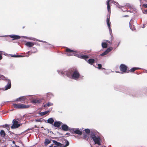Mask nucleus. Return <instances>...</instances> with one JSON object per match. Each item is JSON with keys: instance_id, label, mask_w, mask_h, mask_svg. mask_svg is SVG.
Returning <instances> with one entry per match:
<instances>
[{"instance_id": "43", "label": "nucleus", "mask_w": 147, "mask_h": 147, "mask_svg": "<svg viewBox=\"0 0 147 147\" xmlns=\"http://www.w3.org/2000/svg\"><path fill=\"white\" fill-rule=\"evenodd\" d=\"M47 96H48L49 95H52L51 94H50L49 93H47Z\"/></svg>"}, {"instance_id": "23", "label": "nucleus", "mask_w": 147, "mask_h": 147, "mask_svg": "<svg viewBox=\"0 0 147 147\" xmlns=\"http://www.w3.org/2000/svg\"><path fill=\"white\" fill-rule=\"evenodd\" d=\"M80 58L84 59L86 61H87V59L89 57L87 55H81L80 56Z\"/></svg>"}, {"instance_id": "47", "label": "nucleus", "mask_w": 147, "mask_h": 147, "mask_svg": "<svg viewBox=\"0 0 147 147\" xmlns=\"http://www.w3.org/2000/svg\"><path fill=\"white\" fill-rule=\"evenodd\" d=\"M36 52V51L34 52V53H35Z\"/></svg>"}, {"instance_id": "28", "label": "nucleus", "mask_w": 147, "mask_h": 147, "mask_svg": "<svg viewBox=\"0 0 147 147\" xmlns=\"http://www.w3.org/2000/svg\"><path fill=\"white\" fill-rule=\"evenodd\" d=\"M83 138L84 139L88 140L89 138V136L88 135L84 134L83 135Z\"/></svg>"}, {"instance_id": "36", "label": "nucleus", "mask_w": 147, "mask_h": 147, "mask_svg": "<svg viewBox=\"0 0 147 147\" xmlns=\"http://www.w3.org/2000/svg\"><path fill=\"white\" fill-rule=\"evenodd\" d=\"M24 100V98H18L16 100V101L18 100Z\"/></svg>"}, {"instance_id": "32", "label": "nucleus", "mask_w": 147, "mask_h": 147, "mask_svg": "<svg viewBox=\"0 0 147 147\" xmlns=\"http://www.w3.org/2000/svg\"><path fill=\"white\" fill-rule=\"evenodd\" d=\"M85 132L88 134H89L90 132V130L88 129H86L84 130Z\"/></svg>"}, {"instance_id": "38", "label": "nucleus", "mask_w": 147, "mask_h": 147, "mask_svg": "<svg viewBox=\"0 0 147 147\" xmlns=\"http://www.w3.org/2000/svg\"><path fill=\"white\" fill-rule=\"evenodd\" d=\"M142 6L144 7L147 8V4H144Z\"/></svg>"}, {"instance_id": "41", "label": "nucleus", "mask_w": 147, "mask_h": 147, "mask_svg": "<svg viewBox=\"0 0 147 147\" xmlns=\"http://www.w3.org/2000/svg\"><path fill=\"white\" fill-rule=\"evenodd\" d=\"M2 59V57L1 56V53L0 52V60Z\"/></svg>"}, {"instance_id": "42", "label": "nucleus", "mask_w": 147, "mask_h": 147, "mask_svg": "<svg viewBox=\"0 0 147 147\" xmlns=\"http://www.w3.org/2000/svg\"><path fill=\"white\" fill-rule=\"evenodd\" d=\"M65 135L67 136H69V135H70V134L69 133H67Z\"/></svg>"}, {"instance_id": "46", "label": "nucleus", "mask_w": 147, "mask_h": 147, "mask_svg": "<svg viewBox=\"0 0 147 147\" xmlns=\"http://www.w3.org/2000/svg\"><path fill=\"white\" fill-rule=\"evenodd\" d=\"M29 52H30V51L28 52V53H29Z\"/></svg>"}, {"instance_id": "35", "label": "nucleus", "mask_w": 147, "mask_h": 147, "mask_svg": "<svg viewBox=\"0 0 147 147\" xmlns=\"http://www.w3.org/2000/svg\"><path fill=\"white\" fill-rule=\"evenodd\" d=\"M5 78L4 76L1 75H0V80H3Z\"/></svg>"}, {"instance_id": "18", "label": "nucleus", "mask_w": 147, "mask_h": 147, "mask_svg": "<svg viewBox=\"0 0 147 147\" xmlns=\"http://www.w3.org/2000/svg\"><path fill=\"white\" fill-rule=\"evenodd\" d=\"M53 142L55 145L57 146H61L63 145L62 144L54 140H53Z\"/></svg>"}, {"instance_id": "2", "label": "nucleus", "mask_w": 147, "mask_h": 147, "mask_svg": "<svg viewBox=\"0 0 147 147\" xmlns=\"http://www.w3.org/2000/svg\"><path fill=\"white\" fill-rule=\"evenodd\" d=\"M13 105L14 108L17 109H28L30 107L29 105H25L21 103L13 104Z\"/></svg>"}, {"instance_id": "7", "label": "nucleus", "mask_w": 147, "mask_h": 147, "mask_svg": "<svg viewBox=\"0 0 147 147\" xmlns=\"http://www.w3.org/2000/svg\"><path fill=\"white\" fill-rule=\"evenodd\" d=\"M113 49V48L111 47H109L107 48L105 52H104L100 54V56H103L105 55H107Z\"/></svg>"}, {"instance_id": "16", "label": "nucleus", "mask_w": 147, "mask_h": 147, "mask_svg": "<svg viewBox=\"0 0 147 147\" xmlns=\"http://www.w3.org/2000/svg\"><path fill=\"white\" fill-rule=\"evenodd\" d=\"M10 37L13 38V40L18 39L20 38L19 36L18 35H10Z\"/></svg>"}, {"instance_id": "11", "label": "nucleus", "mask_w": 147, "mask_h": 147, "mask_svg": "<svg viewBox=\"0 0 147 147\" xmlns=\"http://www.w3.org/2000/svg\"><path fill=\"white\" fill-rule=\"evenodd\" d=\"M61 123V122L57 121H55L53 125L55 127H59Z\"/></svg>"}, {"instance_id": "39", "label": "nucleus", "mask_w": 147, "mask_h": 147, "mask_svg": "<svg viewBox=\"0 0 147 147\" xmlns=\"http://www.w3.org/2000/svg\"><path fill=\"white\" fill-rule=\"evenodd\" d=\"M123 8H121V9L122 10V11H126L127 10V9H125V8H124L123 9Z\"/></svg>"}, {"instance_id": "34", "label": "nucleus", "mask_w": 147, "mask_h": 147, "mask_svg": "<svg viewBox=\"0 0 147 147\" xmlns=\"http://www.w3.org/2000/svg\"><path fill=\"white\" fill-rule=\"evenodd\" d=\"M75 129H76L75 128H71V129H69V130L72 133H73V132L74 133Z\"/></svg>"}, {"instance_id": "20", "label": "nucleus", "mask_w": 147, "mask_h": 147, "mask_svg": "<svg viewBox=\"0 0 147 147\" xmlns=\"http://www.w3.org/2000/svg\"><path fill=\"white\" fill-rule=\"evenodd\" d=\"M0 135L1 137L4 138L6 134L4 130H1L0 132Z\"/></svg>"}, {"instance_id": "21", "label": "nucleus", "mask_w": 147, "mask_h": 147, "mask_svg": "<svg viewBox=\"0 0 147 147\" xmlns=\"http://www.w3.org/2000/svg\"><path fill=\"white\" fill-rule=\"evenodd\" d=\"M74 133L78 135H81L82 134V132L79 129H76Z\"/></svg>"}, {"instance_id": "24", "label": "nucleus", "mask_w": 147, "mask_h": 147, "mask_svg": "<svg viewBox=\"0 0 147 147\" xmlns=\"http://www.w3.org/2000/svg\"><path fill=\"white\" fill-rule=\"evenodd\" d=\"M139 69L137 67H133L129 71H128L127 73H128L129 72H133L135 70L138 69Z\"/></svg>"}, {"instance_id": "4", "label": "nucleus", "mask_w": 147, "mask_h": 147, "mask_svg": "<svg viewBox=\"0 0 147 147\" xmlns=\"http://www.w3.org/2000/svg\"><path fill=\"white\" fill-rule=\"evenodd\" d=\"M13 123L11 127L12 129H14L20 126L19 123L16 120H13Z\"/></svg>"}, {"instance_id": "44", "label": "nucleus", "mask_w": 147, "mask_h": 147, "mask_svg": "<svg viewBox=\"0 0 147 147\" xmlns=\"http://www.w3.org/2000/svg\"><path fill=\"white\" fill-rule=\"evenodd\" d=\"M13 144H15V142L14 141H13Z\"/></svg>"}, {"instance_id": "6", "label": "nucleus", "mask_w": 147, "mask_h": 147, "mask_svg": "<svg viewBox=\"0 0 147 147\" xmlns=\"http://www.w3.org/2000/svg\"><path fill=\"white\" fill-rule=\"evenodd\" d=\"M92 139L94 141L95 144L100 145V139L99 137H97L96 136L94 137H93Z\"/></svg>"}, {"instance_id": "19", "label": "nucleus", "mask_w": 147, "mask_h": 147, "mask_svg": "<svg viewBox=\"0 0 147 147\" xmlns=\"http://www.w3.org/2000/svg\"><path fill=\"white\" fill-rule=\"evenodd\" d=\"M47 123L51 124H53V123L54 122V120L52 118H49L47 120Z\"/></svg>"}, {"instance_id": "10", "label": "nucleus", "mask_w": 147, "mask_h": 147, "mask_svg": "<svg viewBox=\"0 0 147 147\" xmlns=\"http://www.w3.org/2000/svg\"><path fill=\"white\" fill-rule=\"evenodd\" d=\"M113 1V0H108L107 2V9L109 13H111V7L110 5V2Z\"/></svg>"}, {"instance_id": "9", "label": "nucleus", "mask_w": 147, "mask_h": 147, "mask_svg": "<svg viewBox=\"0 0 147 147\" xmlns=\"http://www.w3.org/2000/svg\"><path fill=\"white\" fill-rule=\"evenodd\" d=\"M110 14H109V15H107V24L108 27V28L110 30H111V23L110 22Z\"/></svg>"}, {"instance_id": "13", "label": "nucleus", "mask_w": 147, "mask_h": 147, "mask_svg": "<svg viewBox=\"0 0 147 147\" xmlns=\"http://www.w3.org/2000/svg\"><path fill=\"white\" fill-rule=\"evenodd\" d=\"M11 86V81L9 80H8V83L7 85L5 87V90H7L8 89H10Z\"/></svg>"}, {"instance_id": "27", "label": "nucleus", "mask_w": 147, "mask_h": 147, "mask_svg": "<svg viewBox=\"0 0 147 147\" xmlns=\"http://www.w3.org/2000/svg\"><path fill=\"white\" fill-rule=\"evenodd\" d=\"M51 140H49L48 139H46L45 140V145H47L48 144L51 143Z\"/></svg>"}, {"instance_id": "3", "label": "nucleus", "mask_w": 147, "mask_h": 147, "mask_svg": "<svg viewBox=\"0 0 147 147\" xmlns=\"http://www.w3.org/2000/svg\"><path fill=\"white\" fill-rule=\"evenodd\" d=\"M127 67L124 64H121L119 67L120 71L122 72L121 73H125L127 71Z\"/></svg>"}, {"instance_id": "22", "label": "nucleus", "mask_w": 147, "mask_h": 147, "mask_svg": "<svg viewBox=\"0 0 147 147\" xmlns=\"http://www.w3.org/2000/svg\"><path fill=\"white\" fill-rule=\"evenodd\" d=\"M90 64H93L95 62V60L93 59H90L87 61Z\"/></svg>"}, {"instance_id": "45", "label": "nucleus", "mask_w": 147, "mask_h": 147, "mask_svg": "<svg viewBox=\"0 0 147 147\" xmlns=\"http://www.w3.org/2000/svg\"><path fill=\"white\" fill-rule=\"evenodd\" d=\"M35 49L36 50H37V49H36V48H35Z\"/></svg>"}, {"instance_id": "31", "label": "nucleus", "mask_w": 147, "mask_h": 147, "mask_svg": "<svg viewBox=\"0 0 147 147\" xmlns=\"http://www.w3.org/2000/svg\"><path fill=\"white\" fill-rule=\"evenodd\" d=\"M65 142L66 143V144L63 146L64 147H65L68 146L69 145V142L67 140H65Z\"/></svg>"}, {"instance_id": "5", "label": "nucleus", "mask_w": 147, "mask_h": 147, "mask_svg": "<svg viewBox=\"0 0 147 147\" xmlns=\"http://www.w3.org/2000/svg\"><path fill=\"white\" fill-rule=\"evenodd\" d=\"M134 21L132 20H131L129 22V27L130 29L132 30H135V25H134L133 24H134ZM137 24V23L136 21H135V25Z\"/></svg>"}, {"instance_id": "1", "label": "nucleus", "mask_w": 147, "mask_h": 147, "mask_svg": "<svg viewBox=\"0 0 147 147\" xmlns=\"http://www.w3.org/2000/svg\"><path fill=\"white\" fill-rule=\"evenodd\" d=\"M62 74H65L68 77L75 80L78 79L80 76L78 70L75 68H71L66 71H62Z\"/></svg>"}, {"instance_id": "37", "label": "nucleus", "mask_w": 147, "mask_h": 147, "mask_svg": "<svg viewBox=\"0 0 147 147\" xmlns=\"http://www.w3.org/2000/svg\"><path fill=\"white\" fill-rule=\"evenodd\" d=\"M98 69H101V67H102V65L101 64H98Z\"/></svg>"}, {"instance_id": "17", "label": "nucleus", "mask_w": 147, "mask_h": 147, "mask_svg": "<svg viewBox=\"0 0 147 147\" xmlns=\"http://www.w3.org/2000/svg\"><path fill=\"white\" fill-rule=\"evenodd\" d=\"M66 52L67 53H73V54L75 55V54L76 53V52L72 50L69 49L68 48H67L66 49Z\"/></svg>"}, {"instance_id": "15", "label": "nucleus", "mask_w": 147, "mask_h": 147, "mask_svg": "<svg viewBox=\"0 0 147 147\" xmlns=\"http://www.w3.org/2000/svg\"><path fill=\"white\" fill-rule=\"evenodd\" d=\"M53 105V104L51 103L50 102H48L46 104H44V103L43 104V106L45 108H46V107H49L51 106H52Z\"/></svg>"}, {"instance_id": "26", "label": "nucleus", "mask_w": 147, "mask_h": 147, "mask_svg": "<svg viewBox=\"0 0 147 147\" xmlns=\"http://www.w3.org/2000/svg\"><path fill=\"white\" fill-rule=\"evenodd\" d=\"M102 46L103 48H106L107 47V44L105 42H102Z\"/></svg>"}, {"instance_id": "40", "label": "nucleus", "mask_w": 147, "mask_h": 147, "mask_svg": "<svg viewBox=\"0 0 147 147\" xmlns=\"http://www.w3.org/2000/svg\"><path fill=\"white\" fill-rule=\"evenodd\" d=\"M5 126V127H9V125L7 124H5L4 125Z\"/></svg>"}, {"instance_id": "33", "label": "nucleus", "mask_w": 147, "mask_h": 147, "mask_svg": "<svg viewBox=\"0 0 147 147\" xmlns=\"http://www.w3.org/2000/svg\"><path fill=\"white\" fill-rule=\"evenodd\" d=\"M105 42L107 44V45H111L112 43V42L111 41L108 40H106Z\"/></svg>"}, {"instance_id": "8", "label": "nucleus", "mask_w": 147, "mask_h": 147, "mask_svg": "<svg viewBox=\"0 0 147 147\" xmlns=\"http://www.w3.org/2000/svg\"><path fill=\"white\" fill-rule=\"evenodd\" d=\"M42 99H34L31 100V102L34 104L35 105L36 104H40L42 102Z\"/></svg>"}, {"instance_id": "48", "label": "nucleus", "mask_w": 147, "mask_h": 147, "mask_svg": "<svg viewBox=\"0 0 147 147\" xmlns=\"http://www.w3.org/2000/svg\"><path fill=\"white\" fill-rule=\"evenodd\" d=\"M16 147H19V146H17Z\"/></svg>"}, {"instance_id": "30", "label": "nucleus", "mask_w": 147, "mask_h": 147, "mask_svg": "<svg viewBox=\"0 0 147 147\" xmlns=\"http://www.w3.org/2000/svg\"><path fill=\"white\" fill-rule=\"evenodd\" d=\"M11 57H23V56L21 55H14L11 56Z\"/></svg>"}, {"instance_id": "25", "label": "nucleus", "mask_w": 147, "mask_h": 147, "mask_svg": "<svg viewBox=\"0 0 147 147\" xmlns=\"http://www.w3.org/2000/svg\"><path fill=\"white\" fill-rule=\"evenodd\" d=\"M96 132L94 131H91L90 134V137H91L92 138H93V137H95L96 136Z\"/></svg>"}, {"instance_id": "12", "label": "nucleus", "mask_w": 147, "mask_h": 147, "mask_svg": "<svg viewBox=\"0 0 147 147\" xmlns=\"http://www.w3.org/2000/svg\"><path fill=\"white\" fill-rule=\"evenodd\" d=\"M61 128L62 129L63 131H67L69 130V127L66 124H63L61 125Z\"/></svg>"}, {"instance_id": "14", "label": "nucleus", "mask_w": 147, "mask_h": 147, "mask_svg": "<svg viewBox=\"0 0 147 147\" xmlns=\"http://www.w3.org/2000/svg\"><path fill=\"white\" fill-rule=\"evenodd\" d=\"M26 45L27 47H31L34 45V43L33 42H28L26 43Z\"/></svg>"}, {"instance_id": "29", "label": "nucleus", "mask_w": 147, "mask_h": 147, "mask_svg": "<svg viewBox=\"0 0 147 147\" xmlns=\"http://www.w3.org/2000/svg\"><path fill=\"white\" fill-rule=\"evenodd\" d=\"M48 112L49 111H45L44 112H41L40 113V115L41 116H43L47 114Z\"/></svg>"}]
</instances>
